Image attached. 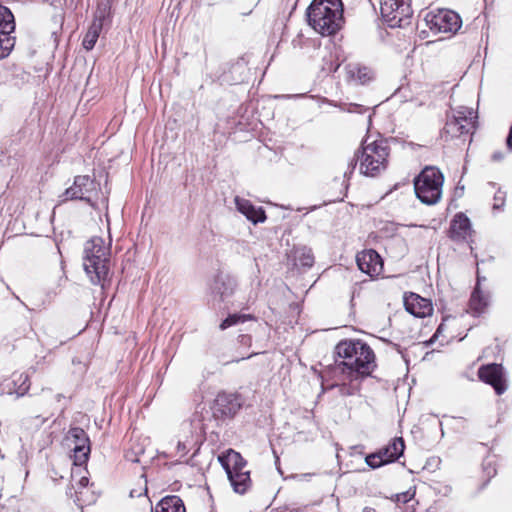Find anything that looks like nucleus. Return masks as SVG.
<instances>
[{
  "mask_svg": "<svg viewBox=\"0 0 512 512\" xmlns=\"http://www.w3.org/2000/svg\"><path fill=\"white\" fill-rule=\"evenodd\" d=\"M107 232L110 233V226H107Z\"/></svg>",
  "mask_w": 512,
  "mask_h": 512,
  "instance_id": "79ce46f5",
  "label": "nucleus"
},
{
  "mask_svg": "<svg viewBox=\"0 0 512 512\" xmlns=\"http://www.w3.org/2000/svg\"><path fill=\"white\" fill-rule=\"evenodd\" d=\"M444 330H445V324H444V323H441V324L438 326V328H437V330H436L435 334L433 335V338H438V337H439V336L444 332Z\"/></svg>",
  "mask_w": 512,
  "mask_h": 512,
  "instance_id": "58836bf2",
  "label": "nucleus"
},
{
  "mask_svg": "<svg viewBox=\"0 0 512 512\" xmlns=\"http://www.w3.org/2000/svg\"><path fill=\"white\" fill-rule=\"evenodd\" d=\"M335 351L342 360H336L325 372V377L333 381L330 388L340 387L341 395H353L358 390L353 381L369 376L376 367L374 352L360 340L342 341Z\"/></svg>",
  "mask_w": 512,
  "mask_h": 512,
  "instance_id": "f257e3e1",
  "label": "nucleus"
},
{
  "mask_svg": "<svg viewBox=\"0 0 512 512\" xmlns=\"http://www.w3.org/2000/svg\"><path fill=\"white\" fill-rule=\"evenodd\" d=\"M89 484V479L86 476H81L80 479L77 482L75 494H76V501L79 505L89 504L92 502V499H87L85 497L84 489L87 488Z\"/></svg>",
  "mask_w": 512,
  "mask_h": 512,
  "instance_id": "cd10ccee",
  "label": "nucleus"
},
{
  "mask_svg": "<svg viewBox=\"0 0 512 512\" xmlns=\"http://www.w3.org/2000/svg\"><path fill=\"white\" fill-rule=\"evenodd\" d=\"M457 121L458 120L452 114V116L448 118L444 128L445 132L450 134L452 137H459L463 134H467L465 132V126H463V124H459Z\"/></svg>",
  "mask_w": 512,
  "mask_h": 512,
  "instance_id": "a878e982",
  "label": "nucleus"
},
{
  "mask_svg": "<svg viewBox=\"0 0 512 512\" xmlns=\"http://www.w3.org/2000/svg\"><path fill=\"white\" fill-rule=\"evenodd\" d=\"M215 403L223 415L234 414L238 406L237 404H233L230 400V396L225 394L218 395Z\"/></svg>",
  "mask_w": 512,
  "mask_h": 512,
  "instance_id": "393cba45",
  "label": "nucleus"
},
{
  "mask_svg": "<svg viewBox=\"0 0 512 512\" xmlns=\"http://www.w3.org/2000/svg\"><path fill=\"white\" fill-rule=\"evenodd\" d=\"M15 44V38L10 33H0V59L7 57Z\"/></svg>",
  "mask_w": 512,
  "mask_h": 512,
  "instance_id": "bb28decb",
  "label": "nucleus"
},
{
  "mask_svg": "<svg viewBox=\"0 0 512 512\" xmlns=\"http://www.w3.org/2000/svg\"><path fill=\"white\" fill-rule=\"evenodd\" d=\"M346 79L353 84H367L374 79V72L371 68L358 63H350L345 66Z\"/></svg>",
  "mask_w": 512,
  "mask_h": 512,
  "instance_id": "2eb2a0df",
  "label": "nucleus"
},
{
  "mask_svg": "<svg viewBox=\"0 0 512 512\" xmlns=\"http://www.w3.org/2000/svg\"><path fill=\"white\" fill-rule=\"evenodd\" d=\"M143 453V449L139 448L137 451L131 450L125 453V459L132 463L140 462L139 455Z\"/></svg>",
  "mask_w": 512,
  "mask_h": 512,
  "instance_id": "2f4dec72",
  "label": "nucleus"
},
{
  "mask_svg": "<svg viewBox=\"0 0 512 512\" xmlns=\"http://www.w3.org/2000/svg\"><path fill=\"white\" fill-rule=\"evenodd\" d=\"M493 161H501L504 158V154L500 151H496L491 156Z\"/></svg>",
  "mask_w": 512,
  "mask_h": 512,
  "instance_id": "4c0bfd02",
  "label": "nucleus"
},
{
  "mask_svg": "<svg viewBox=\"0 0 512 512\" xmlns=\"http://www.w3.org/2000/svg\"><path fill=\"white\" fill-rule=\"evenodd\" d=\"M97 194L96 182L87 175H79L75 177L73 186L66 189L61 197L62 201L79 199L87 201L93 206V200Z\"/></svg>",
  "mask_w": 512,
  "mask_h": 512,
  "instance_id": "9d476101",
  "label": "nucleus"
},
{
  "mask_svg": "<svg viewBox=\"0 0 512 512\" xmlns=\"http://www.w3.org/2000/svg\"><path fill=\"white\" fill-rule=\"evenodd\" d=\"M106 222L109 224L110 220L108 219V217L106 216Z\"/></svg>",
  "mask_w": 512,
  "mask_h": 512,
  "instance_id": "37998d69",
  "label": "nucleus"
},
{
  "mask_svg": "<svg viewBox=\"0 0 512 512\" xmlns=\"http://www.w3.org/2000/svg\"><path fill=\"white\" fill-rule=\"evenodd\" d=\"M481 278L478 276L476 286L471 294L469 307L475 315L484 313L490 303V294L480 288Z\"/></svg>",
  "mask_w": 512,
  "mask_h": 512,
  "instance_id": "a211bd4d",
  "label": "nucleus"
},
{
  "mask_svg": "<svg viewBox=\"0 0 512 512\" xmlns=\"http://www.w3.org/2000/svg\"><path fill=\"white\" fill-rule=\"evenodd\" d=\"M424 21L427 27L435 34L455 33L461 27L460 16L452 10H438L426 14Z\"/></svg>",
  "mask_w": 512,
  "mask_h": 512,
  "instance_id": "6e6552de",
  "label": "nucleus"
},
{
  "mask_svg": "<svg viewBox=\"0 0 512 512\" xmlns=\"http://www.w3.org/2000/svg\"><path fill=\"white\" fill-rule=\"evenodd\" d=\"M362 512H377L374 508L372 507H365Z\"/></svg>",
  "mask_w": 512,
  "mask_h": 512,
  "instance_id": "ea45409f",
  "label": "nucleus"
},
{
  "mask_svg": "<svg viewBox=\"0 0 512 512\" xmlns=\"http://www.w3.org/2000/svg\"><path fill=\"white\" fill-rule=\"evenodd\" d=\"M474 231L471 226H450L448 236L457 243H470Z\"/></svg>",
  "mask_w": 512,
  "mask_h": 512,
  "instance_id": "4be33fe9",
  "label": "nucleus"
},
{
  "mask_svg": "<svg viewBox=\"0 0 512 512\" xmlns=\"http://www.w3.org/2000/svg\"><path fill=\"white\" fill-rule=\"evenodd\" d=\"M504 200L505 197L503 192L499 191L498 193H496L494 196L493 209H499L500 207H502L504 205Z\"/></svg>",
  "mask_w": 512,
  "mask_h": 512,
  "instance_id": "72a5a7b5",
  "label": "nucleus"
},
{
  "mask_svg": "<svg viewBox=\"0 0 512 512\" xmlns=\"http://www.w3.org/2000/svg\"><path fill=\"white\" fill-rule=\"evenodd\" d=\"M308 23L321 35L336 33L343 23L341 0H313L307 9Z\"/></svg>",
  "mask_w": 512,
  "mask_h": 512,
  "instance_id": "f03ea898",
  "label": "nucleus"
},
{
  "mask_svg": "<svg viewBox=\"0 0 512 512\" xmlns=\"http://www.w3.org/2000/svg\"><path fill=\"white\" fill-rule=\"evenodd\" d=\"M236 288V280L226 274H218L211 285V292L221 300L231 296Z\"/></svg>",
  "mask_w": 512,
  "mask_h": 512,
  "instance_id": "dca6fc26",
  "label": "nucleus"
},
{
  "mask_svg": "<svg viewBox=\"0 0 512 512\" xmlns=\"http://www.w3.org/2000/svg\"><path fill=\"white\" fill-rule=\"evenodd\" d=\"M478 376L480 380L491 385L498 395L503 394L507 389L504 370L500 364L493 363L480 367Z\"/></svg>",
  "mask_w": 512,
  "mask_h": 512,
  "instance_id": "9b49d317",
  "label": "nucleus"
},
{
  "mask_svg": "<svg viewBox=\"0 0 512 512\" xmlns=\"http://www.w3.org/2000/svg\"><path fill=\"white\" fill-rule=\"evenodd\" d=\"M356 262L359 269L371 278L380 275L383 270V262L375 250H364L357 254Z\"/></svg>",
  "mask_w": 512,
  "mask_h": 512,
  "instance_id": "ddd939ff",
  "label": "nucleus"
},
{
  "mask_svg": "<svg viewBox=\"0 0 512 512\" xmlns=\"http://www.w3.org/2000/svg\"><path fill=\"white\" fill-rule=\"evenodd\" d=\"M250 318L251 317L249 315L245 314H232L222 321V323L220 324V328L222 330H225L226 328L236 325L240 322H245L247 319Z\"/></svg>",
  "mask_w": 512,
  "mask_h": 512,
  "instance_id": "c756f323",
  "label": "nucleus"
},
{
  "mask_svg": "<svg viewBox=\"0 0 512 512\" xmlns=\"http://www.w3.org/2000/svg\"><path fill=\"white\" fill-rule=\"evenodd\" d=\"M256 354H257V353H253V354L248 355L247 357H242L241 359L251 358L253 355H256Z\"/></svg>",
  "mask_w": 512,
  "mask_h": 512,
  "instance_id": "a19ab883",
  "label": "nucleus"
},
{
  "mask_svg": "<svg viewBox=\"0 0 512 512\" xmlns=\"http://www.w3.org/2000/svg\"><path fill=\"white\" fill-rule=\"evenodd\" d=\"M235 204L237 210L245 215L247 220L251 221L253 224L266 220V214L263 208L253 205L249 200L236 197Z\"/></svg>",
  "mask_w": 512,
  "mask_h": 512,
  "instance_id": "f3484780",
  "label": "nucleus"
},
{
  "mask_svg": "<svg viewBox=\"0 0 512 512\" xmlns=\"http://www.w3.org/2000/svg\"><path fill=\"white\" fill-rule=\"evenodd\" d=\"M156 512H186L180 497L172 495L164 497L155 508Z\"/></svg>",
  "mask_w": 512,
  "mask_h": 512,
  "instance_id": "412c9836",
  "label": "nucleus"
},
{
  "mask_svg": "<svg viewBox=\"0 0 512 512\" xmlns=\"http://www.w3.org/2000/svg\"><path fill=\"white\" fill-rule=\"evenodd\" d=\"M69 438L74 443L73 457L76 465H82L88 460L90 453L89 438L86 432L79 427L69 430Z\"/></svg>",
  "mask_w": 512,
  "mask_h": 512,
  "instance_id": "f8f14e48",
  "label": "nucleus"
},
{
  "mask_svg": "<svg viewBox=\"0 0 512 512\" xmlns=\"http://www.w3.org/2000/svg\"><path fill=\"white\" fill-rule=\"evenodd\" d=\"M110 248L101 237H92L85 243L83 267L94 285L105 287L109 275Z\"/></svg>",
  "mask_w": 512,
  "mask_h": 512,
  "instance_id": "7ed1b4c3",
  "label": "nucleus"
},
{
  "mask_svg": "<svg viewBox=\"0 0 512 512\" xmlns=\"http://www.w3.org/2000/svg\"><path fill=\"white\" fill-rule=\"evenodd\" d=\"M414 492L408 490L406 492L400 493L396 495V502L398 503H407L414 497Z\"/></svg>",
  "mask_w": 512,
  "mask_h": 512,
  "instance_id": "473e14b6",
  "label": "nucleus"
},
{
  "mask_svg": "<svg viewBox=\"0 0 512 512\" xmlns=\"http://www.w3.org/2000/svg\"><path fill=\"white\" fill-rule=\"evenodd\" d=\"M404 306L408 313L418 318L430 316L433 311L431 301L415 293L404 296Z\"/></svg>",
  "mask_w": 512,
  "mask_h": 512,
  "instance_id": "4468645a",
  "label": "nucleus"
},
{
  "mask_svg": "<svg viewBox=\"0 0 512 512\" xmlns=\"http://www.w3.org/2000/svg\"><path fill=\"white\" fill-rule=\"evenodd\" d=\"M380 12L390 27H403L412 15L410 0H380Z\"/></svg>",
  "mask_w": 512,
  "mask_h": 512,
  "instance_id": "0eeeda50",
  "label": "nucleus"
},
{
  "mask_svg": "<svg viewBox=\"0 0 512 512\" xmlns=\"http://www.w3.org/2000/svg\"><path fill=\"white\" fill-rule=\"evenodd\" d=\"M14 29L13 14L7 7L0 4V33H12Z\"/></svg>",
  "mask_w": 512,
  "mask_h": 512,
  "instance_id": "b1692460",
  "label": "nucleus"
},
{
  "mask_svg": "<svg viewBox=\"0 0 512 512\" xmlns=\"http://www.w3.org/2000/svg\"><path fill=\"white\" fill-rule=\"evenodd\" d=\"M13 382L15 385H17V388L14 390V392L18 396H23L29 390L30 384L28 375L19 374L17 378L13 380Z\"/></svg>",
  "mask_w": 512,
  "mask_h": 512,
  "instance_id": "c85d7f7f",
  "label": "nucleus"
},
{
  "mask_svg": "<svg viewBox=\"0 0 512 512\" xmlns=\"http://www.w3.org/2000/svg\"><path fill=\"white\" fill-rule=\"evenodd\" d=\"M239 341L243 344V345H246V346H250L251 345V337L248 336V335H240L239 336Z\"/></svg>",
  "mask_w": 512,
  "mask_h": 512,
  "instance_id": "c9c22d12",
  "label": "nucleus"
},
{
  "mask_svg": "<svg viewBox=\"0 0 512 512\" xmlns=\"http://www.w3.org/2000/svg\"><path fill=\"white\" fill-rule=\"evenodd\" d=\"M453 115L459 124L465 126L467 134L475 128L476 113L472 108L460 106L453 110Z\"/></svg>",
  "mask_w": 512,
  "mask_h": 512,
  "instance_id": "aec40b11",
  "label": "nucleus"
},
{
  "mask_svg": "<svg viewBox=\"0 0 512 512\" xmlns=\"http://www.w3.org/2000/svg\"><path fill=\"white\" fill-rule=\"evenodd\" d=\"M389 147L385 140H375L368 142L365 140L362 144L360 155L350 160L347 169L344 171V178L349 177L356 165L360 161V172L366 176H377L386 169Z\"/></svg>",
  "mask_w": 512,
  "mask_h": 512,
  "instance_id": "20e7f679",
  "label": "nucleus"
},
{
  "mask_svg": "<svg viewBox=\"0 0 512 512\" xmlns=\"http://www.w3.org/2000/svg\"><path fill=\"white\" fill-rule=\"evenodd\" d=\"M223 466L234 492L244 494L251 487L250 471L246 469V461L240 453L233 449L227 450L218 457Z\"/></svg>",
  "mask_w": 512,
  "mask_h": 512,
  "instance_id": "39448f33",
  "label": "nucleus"
},
{
  "mask_svg": "<svg viewBox=\"0 0 512 512\" xmlns=\"http://www.w3.org/2000/svg\"><path fill=\"white\" fill-rule=\"evenodd\" d=\"M295 265L310 268L314 264V256L310 248L297 247L293 250Z\"/></svg>",
  "mask_w": 512,
  "mask_h": 512,
  "instance_id": "5701e85b",
  "label": "nucleus"
},
{
  "mask_svg": "<svg viewBox=\"0 0 512 512\" xmlns=\"http://www.w3.org/2000/svg\"><path fill=\"white\" fill-rule=\"evenodd\" d=\"M482 469H483V473L487 477L488 481L497 474L496 463L491 458H486L483 461Z\"/></svg>",
  "mask_w": 512,
  "mask_h": 512,
  "instance_id": "7c9ffc66",
  "label": "nucleus"
},
{
  "mask_svg": "<svg viewBox=\"0 0 512 512\" xmlns=\"http://www.w3.org/2000/svg\"><path fill=\"white\" fill-rule=\"evenodd\" d=\"M506 145L510 152H512V126L510 127L507 139H506Z\"/></svg>",
  "mask_w": 512,
  "mask_h": 512,
  "instance_id": "e433bc0d",
  "label": "nucleus"
},
{
  "mask_svg": "<svg viewBox=\"0 0 512 512\" xmlns=\"http://www.w3.org/2000/svg\"><path fill=\"white\" fill-rule=\"evenodd\" d=\"M104 17H105V11H101L100 16L97 17L92 22L90 27L88 28V30L83 38V41H82V45H83L84 49H86L87 51H90L94 48V46L99 38L100 32L102 30V26H103L102 19Z\"/></svg>",
  "mask_w": 512,
  "mask_h": 512,
  "instance_id": "6ab92c4d",
  "label": "nucleus"
},
{
  "mask_svg": "<svg viewBox=\"0 0 512 512\" xmlns=\"http://www.w3.org/2000/svg\"><path fill=\"white\" fill-rule=\"evenodd\" d=\"M451 224H470L469 219L462 213L457 214L454 219L451 221Z\"/></svg>",
  "mask_w": 512,
  "mask_h": 512,
  "instance_id": "f704fd0d",
  "label": "nucleus"
},
{
  "mask_svg": "<svg viewBox=\"0 0 512 512\" xmlns=\"http://www.w3.org/2000/svg\"><path fill=\"white\" fill-rule=\"evenodd\" d=\"M443 182L444 177L439 169L425 167L414 180L416 196L424 204H436L442 195Z\"/></svg>",
  "mask_w": 512,
  "mask_h": 512,
  "instance_id": "423d86ee",
  "label": "nucleus"
},
{
  "mask_svg": "<svg viewBox=\"0 0 512 512\" xmlns=\"http://www.w3.org/2000/svg\"><path fill=\"white\" fill-rule=\"evenodd\" d=\"M404 449L405 444L403 438L395 437L387 446L379 449L375 453L367 455L365 462L372 469H376L396 461L401 455H403Z\"/></svg>",
  "mask_w": 512,
  "mask_h": 512,
  "instance_id": "1a4fd4ad",
  "label": "nucleus"
}]
</instances>
